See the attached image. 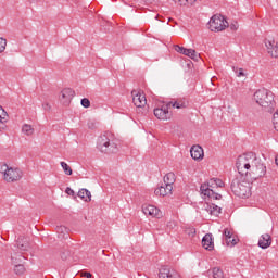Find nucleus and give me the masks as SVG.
Listing matches in <instances>:
<instances>
[{
	"instance_id": "obj_21",
	"label": "nucleus",
	"mask_w": 278,
	"mask_h": 278,
	"mask_svg": "<svg viewBox=\"0 0 278 278\" xmlns=\"http://www.w3.org/2000/svg\"><path fill=\"white\" fill-rule=\"evenodd\" d=\"M206 211H208L211 216H219L222 208L216 204H207Z\"/></svg>"
},
{
	"instance_id": "obj_9",
	"label": "nucleus",
	"mask_w": 278,
	"mask_h": 278,
	"mask_svg": "<svg viewBox=\"0 0 278 278\" xmlns=\"http://www.w3.org/2000/svg\"><path fill=\"white\" fill-rule=\"evenodd\" d=\"M200 190L204 197H208V199H214L215 201H220L223 195L220 193H216L214 189H210L207 185H201Z\"/></svg>"
},
{
	"instance_id": "obj_36",
	"label": "nucleus",
	"mask_w": 278,
	"mask_h": 278,
	"mask_svg": "<svg viewBox=\"0 0 278 278\" xmlns=\"http://www.w3.org/2000/svg\"><path fill=\"white\" fill-rule=\"evenodd\" d=\"M17 249H20V251H27V249H29V245L27 243H17Z\"/></svg>"
},
{
	"instance_id": "obj_39",
	"label": "nucleus",
	"mask_w": 278,
	"mask_h": 278,
	"mask_svg": "<svg viewBox=\"0 0 278 278\" xmlns=\"http://www.w3.org/2000/svg\"><path fill=\"white\" fill-rule=\"evenodd\" d=\"M42 109L46 111V112H50L51 111V104H49V102H45L42 104Z\"/></svg>"
},
{
	"instance_id": "obj_35",
	"label": "nucleus",
	"mask_w": 278,
	"mask_h": 278,
	"mask_svg": "<svg viewBox=\"0 0 278 278\" xmlns=\"http://www.w3.org/2000/svg\"><path fill=\"white\" fill-rule=\"evenodd\" d=\"M80 105H83V108H90V100L88 98H83L80 100Z\"/></svg>"
},
{
	"instance_id": "obj_7",
	"label": "nucleus",
	"mask_w": 278,
	"mask_h": 278,
	"mask_svg": "<svg viewBox=\"0 0 278 278\" xmlns=\"http://www.w3.org/2000/svg\"><path fill=\"white\" fill-rule=\"evenodd\" d=\"M211 31H223L229 27V22L224 16L213 15L208 22Z\"/></svg>"
},
{
	"instance_id": "obj_22",
	"label": "nucleus",
	"mask_w": 278,
	"mask_h": 278,
	"mask_svg": "<svg viewBox=\"0 0 278 278\" xmlns=\"http://www.w3.org/2000/svg\"><path fill=\"white\" fill-rule=\"evenodd\" d=\"M163 181H164L165 186H173V184H175V181H176L175 173H173V172L167 173L164 176Z\"/></svg>"
},
{
	"instance_id": "obj_2",
	"label": "nucleus",
	"mask_w": 278,
	"mask_h": 278,
	"mask_svg": "<svg viewBox=\"0 0 278 278\" xmlns=\"http://www.w3.org/2000/svg\"><path fill=\"white\" fill-rule=\"evenodd\" d=\"M254 101L261 105V108H265L268 110V112H273V105H275V94H273L268 89H258L254 93Z\"/></svg>"
},
{
	"instance_id": "obj_37",
	"label": "nucleus",
	"mask_w": 278,
	"mask_h": 278,
	"mask_svg": "<svg viewBox=\"0 0 278 278\" xmlns=\"http://www.w3.org/2000/svg\"><path fill=\"white\" fill-rule=\"evenodd\" d=\"M188 48H184L180 46H175V51H177V53H181L182 55L186 53Z\"/></svg>"
},
{
	"instance_id": "obj_13",
	"label": "nucleus",
	"mask_w": 278,
	"mask_h": 278,
	"mask_svg": "<svg viewBox=\"0 0 278 278\" xmlns=\"http://www.w3.org/2000/svg\"><path fill=\"white\" fill-rule=\"evenodd\" d=\"M132 94V103L136 108H144L147 105V97L140 92L136 93V91L131 92Z\"/></svg>"
},
{
	"instance_id": "obj_20",
	"label": "nucleus",
	"mask_w": 278,
	"mask_h": 278,
	"mask_svg": "<svg viewBox=\"0 0 278 278\" xmlns=\"http://www.w3.org/2000/svg\"><path fill=\"white\" fill-rule=\"evenodd\" d=\"M78 197L79 199H81V201H85L86 203H90V201H92V194L90 193V191H88V189H80L78 191Z\"/></svg>"
},
{
	"instance_id": "obj_17",
	"label": "nucleus",
	"mask_w": 278,
	"mask_h": 278,
	"mask_svg": "<svg viewBox=\"0 0 278 278\" xmlns=\"http://www.w3.org/2000/svg\"><path fill=\"white\" fill-rule=\"evenodd\" d=\"M202 247L206 251H214V239H212V233H206L202 238Z\"/></svg>"
},
{
	"instance_id": "obj_11",
	"label": "nucleus",
	"mask_w": 278,
	"mask_h": 278,
	"mask_svg": "<svg viewBox=\"0 0 278 278\" xmlns=\"http://www.w3.org/2000/svg\"><path fill=\"white\" fill-rule=\"evenodd\" d=\"M142 212L146 216H151L152 218H160L162 216L160 208L155 205H144L142 206Z\"/></svg>"
},
{
	"instance_id": "obj_14",
	"label": "nucleus",
	"mask_w": 278,
	"mask_h": 278,
	"mask_svg": "<svg viewBox=\"0 0 278 278\" xmlns=\"http://www.w3.org/2000/svg\"><path fill=\"white\" fill-rule=\"evenodd\" d=\"M273 244V237L268 233H264L258 239L260 249H268Z\"/></svg>"
},
{
	"instance_id": "obj_16",
	"label": "nucleus",
	"mask_w": 278,
	"mask_h": 278,
	"mask_svg": "<svg viewBox=\"0 0 278 278\" xmlns=\"http://www.w3.org/2000/svg\"><path fill=\"white\" fill-rule=\"evenodd\" d=\"M192 160H203L205 153L203 152V148L201 146H193L190 149Z\"/></svg>"
},
{
	"instance_id": "obj_12",
	"label": "nucleus",
	"mask_w": 278,
	"mask_h": 278,
	"mask_svg": "<svg viewBox=\"0 0 278 278\" xmlns=\"http://www.w3.org/2000/svg\"><path fill=\"white\" fill-rule=\"evenodd\" d=\"M75 97V91L71 88H65L61 91V101L63 105H68Z\"/></svg>"
},
{
	"instance_id": "obj_19",
	"label": "nucleus",
	"mask_w": 278,
	"mask_h": 278,
	"mask_svg": "<svg viewBox=\"0 0 278 278\" xmlns=\"http://www.w3.org/2000/svg\"><path fill=\"white\" fill-rule=\"evenodd\" d=\"M265 47L267 52L271 55V58H278V42L267 41L265 42Z\"/></svg>"
},
{
	"instance_id": "obj_42",
	"label": "nucleus",
	"mask_w": 278,
	"mask_h": 278,
	"mask_svg": "<svg viewBox=\"0 0 278 278\" xmlns=\"http://www.w3.org/2000/svg\"><path fill=\"white\" fill-rule=\"evenodd\" d=\"M68 252H63L62 254H61V258L64 261V260H68Z\"/></svg>"
},
{
	"instance_id": "obj_8",
	"label": "nucleus",
	"mask_w": 278,
	"mask_h": 278,
	"mask_svg": "<svg viewBox=\"0 0 278 278\" xmlns=\"http://www.w3.org/2000/svg\"><path fill=\"white\" fill-rule=\"evenodd\" d=\"M4 181L8 184H14V181H21L23 179V170L18 167H9L7 175L4 176Z\"/></svg>"
},
{
	"instance_id": "obj_3",
	"label": "nucleus",
	"mask_w": 278,
	"mask_h": 278,
	"mask_svg": "<svg viewBox=\"0 0 278 278\" xmlns=\"http://www.w3.org/2000/svg\"><path fill=\"white\" fill-rule=\"evenodd\" d=\"M188 103L186 101H175L168 102L167 104H163L161 108L154 109V116L159 118V121H168L172 116L170 112L168 111L169 108H176V110H181L187 108Z\"/></svg>"
},
{
	"instance_id": "obj_4",
	"label": "nucleus",
	"mask_w": 278,
	"mask_h": 278,
	"mask_svg": "<svg viewBox=\"0 0 278 278\" xmlns=\"http://www.w3.org/2000/svg\"><path fill=\"white\" fill-rule=\"evenodd\" d=\"M97 149L106 155H112V153L118 152V146L112 140V135H110V132H105L98 138Z\"/></svg>"
},
{
	"instance_id": "obj_34",
	"label": "nucleus",
	"mask_w": 278,
	"mask_h": 278,
	"mask_svg": "<svg viewBox=\"0 0 278 278\" xmlns=\"http://www.w3.org/2000/svg\"><path fill=\"white\" fill-rule=\"evenodd\" d=\"M233 71H235L237 77H244V70L243 68L233 67Z\"/></svg>"
},
{
	"instance_id": "obj_28",
	"label": "nucleus",
	"mask_w": 278,
	"mask_h": 278,
	"mask_svg": "<svg viewBox=\"0 0 278 278\" xmlns=\"http://www.w3.org/2000/svg\"><path fill=\"white\" fill-rule=\"evenodd\" d=\"M174 3H178V5H194L197 0H172Z\"/></svg>"
},
{
	"instance_id": "obj_45",
	"label": "nucleus",
	"mask_w": 278,
	"mask_h": 278,
	"mask_svg": "<svg viewBox=\"0 0 278 278\" xmlns=\"http://www.w3.org/2000/svg\"><path fill=\"white\" fill-rule=\"evenodd\" d=\"M275 164H276V166H278V154L275 157Z\"/></svg>"
},
{
	"instance_id": "obj_6",
	"label": "nucleus",
	"mask_w": 278,
	"mask_h": 278,
	"mask_svg": "<svg viewBox=\"0 0 278 278\" xmlns=\"http://www.w3.org/2000/svg\"><path fill=\"white\" fill-rule=\"evenodd\" d=\"M250 179H262V177H266V165L264 163H261L260 160H257V156L254 159V163L252 165V169H250Z\"/></svg>"
},
{
	"instance_id": "obj_24",
	"label": "nucleus",
	"mask_w": 278,
	"mask_h": 278,
	"mask_svg": "<svg viewBox=\"0 0 278 278\" xmlns=\"http://www.w3.org/2000/svg\"><path fill=\"white\" fill-rule=\"evenodd\" d=\"M56 233H61L60 238H68V228L65 226H58Z\"/></svg>"
},
{
	"instance_id": "obj_46",
	"label": "nucleus",
	"mask_w": 278,
	"mask_h": 278,
	"mask_svg": "<svg viewBox=\"0 0 278 278\" xmlns=\"http://www.w3.org/2000/svg\"><path fill=\"white\" fill-rule=\"evenodd\" d=\"M159 16H160V15H156V17H155V18H159Z\"/></svg>"
},
{
	"instance_id": "obj_27",
	"label": "nucleus",
	"mask_w": 278,
	"mask_h": 278,
	"mask_svg": "<svg viewBox=\"0 0 278 278\" xmlns=\"http://www.w3.org/2000/svg\"><path fill=\"white\" fill-rule=\"evenodd\" d=\"M211 278H225L223 269H220L218 267H214L212 269V277Z\"/></svg>"
},
{
	"instance_id": "obj_18",
	"label": "nucleus",
	"mask_w": 278,
	"mask_h": 278,
	"mask_svg": "<svg viewBox=\"0 0 278 278\" xmlns=\"http://www.w3.org/2000/svg\"><path fill=\"white\" fill-rule=\"evenodd\" d=\"M224 237H225L227 247H236L238 244V240H236V237H233V233L228 228L224 230Z\"/></svg>"
},
{
	"instance_id": "obj_44",
	"label": "nucleus",
	"mask_w": 278,
	"mask_h": 278,
	"mask_svg": "<svg viewBox=\"0 0 278 278\" xmlns=\"http://www.w3.org/2000/svg\"><path fill=\"white\" fill-rule=\"evenodd\" d=\"M274 118H278V109H277V111L274 113Z\"/></svg>"
},
{
	"instance_id": "obj_15",
	"label": "nucleus",
	"mask_w": 278,
	"mask_h": 278,
	"mask_svg": "<svg viewBox=\"0 0 278 278\" xmlns=\"http://www.w3.org/2000/svg\"><path fill=\"white\" fill-rule=\"evenodd\" d=\"M156 197H167V194L173 193V186L164 184L160 188L154 190Z\"/></svg>"
},
{
	"instance_id": "obj_40",
	"label": "nucleus",
	"mask_w": 278,
	"mask_h": 278,
	"mask_svg": "<svg viewBox=\"0 0 278 278\" xmlns=\"http://www.w3.org/2000/svg\"><path fill=\"white\" fill-rule=\"evenodd\" d=\"M65 192L66 194H68L70 197H74L75 195V191L71 188V187H67L65 189Z\"/></svg>"
},
{
	"instance_id": "obj_38",
	"label": "nucleus",
	"mask_w": 278,
	"mask_h": 278,
	"mask_svg": "<svg viewBox=\"0 0 278 278\" xmlns=\"http://www.w3.org/2000/svg\"><path fill=\"white\" fill-rule=\"evenodd\" d=\"M215 186L216 188H223V186H225V182H223L219 178H215Z\"/></svg>"
},
{
	"instance_id": "obj_30",
	"label": "nucleus",
	"mask_w": 278,
	"mask_h": 278,
	"mask_svg": "<svg viewBox=\"0 0 278 278\" xmlns=\"http://www.w3.org/2000/svg\"><path fill=\"white\" fill-rule=\"evenodd\" d=\"M61 166H62L65 175H73V169L71 168V166H68L66 164V162H61Z\"/></svg>"
},
{
	"instance_id": "obj_33",
	"label": "nucleus",
	"mask_w": 278,
	"mask_h": 278,
	"mask_svg": "<svg viewBox=\"0 0 278 278\" xmlns=\"http://www.w3.org/2000/svg\"><path fill=\"white\" fill-rule=\"evenodd\" d=\"M205 188H210L211 190H214V188H216V178H211L206 185Z\"/></svg>"
},
{
	"instance_id": "obj_1",
	"label": "nucleus",
	"mask_w": 278,
	"mask_h": 278,
	"mask_svg": "<svg viewBox=\"0 0 278 278\" xmlns=\"http://www.w3.org/2000/svg\"><path fill=\"white\" fill-rule=\"evenodd\" d=\"M255 154L253 152L240 155L237 160L236 167L241 177H249L255 162Z\"/></svg>"
},
{
	"instance_id": "obj_31",
	"label": "nucleus",
	"mask_w": 278,
	"mask_h": 278,
	"mask_svg": "<svg viewBox=\"0 0 278 278\" xmlns=\"http://www.w3.org/2000/svg\"><path fill=\"white\" fill-rule=\"evenodd\" d=\"M10 166L5 163H0V173L3 175V179H5V175H8Z\"/></svg>"
},
{
	"instance_id": "obj_41",
	"label": "nucleus",
	"mask_w": 278,
	"mask_h": 278,
	"mask_svg": "<svg viewBox=\"0 0 278 278\" xmlns=\"http://www.w3.org/2000/svg\"><path fill=\"white\" fill-rule=\"evenodd\" d=\"M187 233H188V236L194 237V236H197V229L190 228L189 231L187 230Z\"/></svg>"
},
{
	"instance_id": "obj_23",
	"label": "nucleus",
	"mask_w": 278,
	"mask_h": 278,
	"mask_svg": "<svg viewBox=\"0 0 278 278\" xmlns=\"http://www.w3.org/2000/svg\"><path fill=\"white\" fill-rule=\"evenodd\" d=\"M22 132L25 136H33L34 135V127H31V125H29V124H24L22 126Z\"/></svg>"
},
{
	"instance_id": "obj_10",
	"label": "nucleus",
	"mask_w": 278,
	"mask_h": 278,
	"mask_svg": "<svg viewBox=\"0 0 278 278\" xmlns=\"http://www.w3.org/2000/svg\"><path fill=\"white\" fill-rule=\"evenodd\" d=\"M160 278H180L179 273L177 270L170 268L169 266H163L159 273Z\"/></svg>"
},
{
	"instance_id": "obj_29",
	"label": "nucleus",
	"mask_w": 278,
	"mask_h": 278,
	"mask_svg": "<svg viewBox=\"0 0 278 278\" xmlns=\"http://www.w3.org/2000/svg\"><path fill=\"white\" fill-rule=\"evenodd\" d=\"M15 275H23L25 273V266L23 264H17L14 267Z\"/></svg>"
},
{
	"instance_id": "obj_5",
	"label": "nucleus",
	"mask_w": 278,
	"mask_h": 278,
	"mask_svg": "<svg viewBox=\"0 0 278 278\" xmlns=\"http://www.w3.org/2000/svg\"><path fill=\"white\" fill-rule=\"evenodd\" d=\"M230 188L233 194L239 197V199H249L251 194V187L249 186V182L232 180Z\"/></svg>"
},
{
	"instance_id": "obj_26",
	"label": "nucleus",
	"mask_w": 278,
	"mask_h": 278,
	"mask_svg": "<svg viewBox=\"0 0 278 278\" xmlns=\"http://www.w3.org/2000/svg\"><path fill=\"white\" fill-rule=\"evenodd\" d=\"M8 122V113L3 110V106H0V129L4 123Z\"/></svg>"
},
{
	"instance_id": "obj_25",
	"label": "nucleus",
	"mask_w": 278,
	"mask_h": 278,
	"mask_svg": "<svg viewBox=\"0 0 278 278\" xmlns=\"http://www.w3.org/2000/svg\"><path fill=\"white\" fill-rule=\"evenodd\" d=\"M184 55H187V58H191V60H199V55L197 54V50L194 49H187L185 51V54Z\"/></svg>"
},
{
	"instance_id": "obj_43",
	"label": "nucleus",
	"mask_w": 278,
	"mask_h": 278,
	"mask_svg": "<svg viewBox=\"0 0 278 278\" xmlns=\"http://www.w3.org/2000/svg\"><path fill=\"white\" fill-rule=\"evenodd\" d=\"M230 29H235L236 30V29H238V26H236V24H231L230 25Z\"/></svg>"
},
{
	"instance_id": "obj_32",
	"label": "nucleus",
	"mask_w": 278,
	"mask_h": 278,
	"mask_svg": "<svg viewBox=\"0 0 278 278\" xmlns=\"http://www.w3.org/2000/svg\"><path fill=\"white\" fill-rule=\"evenodd\" d=\"M5 47H8V40H5L3 37H0V53L5 51Z\"/></svg>"
}]
</instances>
